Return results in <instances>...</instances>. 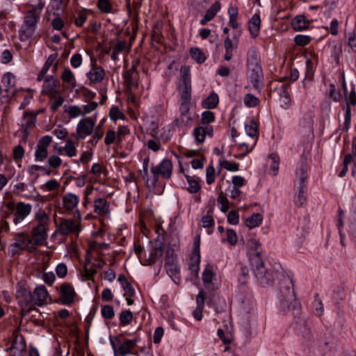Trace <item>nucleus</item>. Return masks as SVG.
Segmentation results:
<instances>
[{
  "mask_svg": "<svg viewBox=\"0 0 356 356\" xmlns=\"http://www.w3.org/2000/svg\"><path fill=\"white\" fill-rule=\"evenodd\" d=\"M260 245L259 241L253 237L248 239L247 243L248 248L255 251L250 259L252 270L259 284L265 286L270 284L274 277L264 266V262L258 250Z\"/></svg>",
  "mask_w": 356,
  "mask_h": 356,
  "instance_id": "f257e3e1",
  "label": "nucleus"
},
{
  "mask_svg": "<svg viewBox=\"0 0 356 356\" xmlns=\"http://www.w3.org/2000/svg\"><path fill=\"white\" fill-rule=\"evenodd\" d=\"M281 296L280 303L284 310H288L292 306L296 308L298 306L296 300V296L293 291V284L289 277H284L280 284Z\"/></svg>",
  "mask_w": 356,
  "mask_h": 356,
  "instance_id": "f03ea898",
  "label": "nucleus"
},
{
  "mask_svg": "<svg viewBox=\"0 0 356 356\" xmlns=\"http://www.w3.org/2000/svg\"><path fill=\"white\" fill-rule=\"evenodd\" d=\"M173 165L169 159H163L159 165L151 168L152 175L147 178L146 184L149 188L156 186L159 180V175L165 179H170L172 175Z\"/></svg>",
  "mask_w": 356,
  "mask_h": 356,
  "instance_id": "7ed1b4c3",
  "label": "nucleus"
},
{
  "mask_svg": "<svg viewBox=\"0 0 356 356\" xmlns=\"http://www.w3.org/2000/svg\"><path fill=\"white\" fill-rule=\"evenodd\" d=\"M307 167L302 163L296 170L295 188H296V195L295 203L296 205L301 207L306 202V197L305 195L306 186L305 181L307 179Z\"/></svg>",
  "mask_w": 356,
  "mask_h": 356,
  "instance_id": "20e7f679",
  "label": "nucleus"
},
{
  "mask_svg": "<svg viewBox=\"0 0 356 356\" xmlns=\"http://www.w3.org/2000/svg\"><path fill=\"white\" fill-rule=\"evenodd\" d=\"M6 208L10 211V216L12 218L15 225H18L31 213L32 206L30 204H26L24 202H19L17 204L14 202H8Z\"/></svg>",
  "mask_w": 356,
  "mask_h": 356,
  "instance_id": "39448f33",
  "label": "nucleus"
},
{
  "mask_svg": "<svg viewBox=\"0 0 356 356\" xmlns=\"http://www.w3.org/2000/svg\"><path fill=\"white\" fill-rule=\"evenodd\" d=\"M24 250L33 252L35 250V248L28 234L18 233L15 235L14 241L8 247V254L13 257Z\"/></svg>",
  "mask_w": 356,
  "mask_h": 356,
  "instance_id": "423d86ee",
  "label": "nucleus"
},
{
  "mask_svg": "<svg viewBox=\"0 0 356 356\" xmlns=\"http://www.w3.org/2000/svg\"><path fill=\"white\" fill-rule=\"evenodd\" d=\"M76 217L73 218H62L59 223L58 230L60 234L68 235L74 234L78 235L81 230V213L79 209L76 210Z\"/></svg>",
  "mask_w": 356,
  "mask_h": 356,
  "instance_id": "0eeeda50",
  "label": "nucleus"
},
{
  "mask_svg": "<svg viewBox=\"0 0 356 356\" xmlns=\"http://www.w3.org/2000/svg\"><path fill=\"white\" fill-rule=\"evenodd\" d=\"M39 18L33 17L31 15H26L24 23L22 25L19 30V38L21 40H27L31 38L36 29Z\"/></svg>",
  "mask_w": 356,
  "mask_h": 356,
  "instance_id": "6e6552de",
  "label": "nucleus"
},
{
  "mask_svg": "<svg viewBox=\"0 0 356 356\" xmlns=\"http://www.w3.org/2000/svg\"><path fill=\"white\" fill-rule=\"evenodd\" d=\"M350 164L352 165L351 173L355 176L356 175V136L353 139L352 154H347L344 156L343 168L339 174V177H343L346 175Z\"/></svg>",
  "mask_w": 356,
  "mask_h": 356,
  "instance_id": "1a4fd4ad",
  "label": "nucleus"
},
{
  "mask_svg": "<svg viewBox=\"0 0 356 356\" xmlns=\"http://www.w3.org/2000/svg\"><path fill=\"white\" fill-rule=\"evenodd\" d=\"M248 78L250 82L255 89H259L262 79L261 69L257 64L256 58L252 62L248 61Z\"/></svg>",
  "mask_w": 356,
  "mask_h": 356,
  "instance_id": "9d476101",
  "label": "nucleus"
},
{
  "mask_svg": "<svg viewBox=\"0 0 356 356\" xmlns=\"http://www.w3.org/2000/svg\"><path fill=\"white\" fill-rule=\"evenodd\" d=\"M215 120V115L210 111H205L201 114V123L202 125L196 127L194 134H212L213 129L209 124Z\"/></svg>",
  "mask_w": 356,
  "mask_h": 356,
  "instance_id": "9b49d317",
  "label": "nucleus"
},
{
  "mask_svg": "<svg viewBox=\"0 0 356 356\" xmlns=\"http://www.w3.org/2000/svg\"><path fill=\"white\" fill-rule=\"evenodd\" d=\"M51 137L45 135L38 141L35 151V160L36 161H43L48 156L47 147L51 143Z\"/></svg>",
  "mask_w": 356,
  "mask_h": 356,
  "instance_id": "f8f14e48",
  "label": "nucleus"
},
{
  "mask_svg": "<svg viewBox=\"0 0 356 356\" xmlns=\"http://www.w3.org/2000/svg\"><path fill=\"white\" fill-rule=\"evenodd\" d=\"M60 299L63 305H68L73 302L75 291L70 283H63L60 286Z\"/></svg>",
  "mask_w": 356,
  "mask_h": 356,
  "instance_id": "ddd939ff",
  "label": "nucleus"
},
{
  "mask_svg": "<svg viewBox=\"0 0 356 356\" xmlns=\"http://www.w3.org/2000/svg\"><path fill=\"white\" fill-rule=\"evenodd\" d=\"M16 299L22 307L33 304L32 293L26 288L19 286L16 291Z\"/></svg>",
  "mask_w": 356,
  "mask_h": 356,
  "instance_id": "4468645a",
  "label": "nucleus"
},
{
  "mask_svg": "<svg viewBox=\"0 0 356 356\" xmlns=\"http://www.w3.org/2000/svg\"><path fill=\"white\" fill-rule=\"evenodd\" d=\"M33 304L42 306L43 305L48 298V292L44 285H40L35 288L32 293Z\"/></svg>",
  "mask_w": 356,
  "mask_h": 356,
  "instance_id": "2eb2a0df",
  "label": "nucleus"
},
{
  "mask_svg": "<svg viewBox=\"0 0 356 356\" xmlns=\"http://www.w3.org/2000/svg\"><path fill=\"white\" fill-rule=\"evenodd\" d=\"M36 121V116L31 113H24L20 120V131L26 134L32 130Z\"/></svg>",
  "mask_w": 356,
  "mask_h": 356,
  "instance_id": "dca6fc26",
  "label": "nucleus"
},
{
  "mask_svg": "<svg viewBox=\"0 0 356 356\" xmlns=\"http://www.w3.org/2000/svg\"><path fill=\"white\" fill-rule=\"evenodd\" d=\"M79 202V197L74 193H67L62 198L63 208L68 211H71L77 207Z\"/></svg>",
  "mask_w": 356,
  "mask_h": 356,
  "instance_id": "f3484780",
  "label": "nucleus"
},
{
  "mask_svg": "<svg viewBox=\"0 0 356 356\" xmlns=\"http://www.w3.org/2000/svg\"><path fill=\"white\" fill-rule=\"evenodd\" d=\"M94 212L100 216L110 214V204L104 198L99 197L94 201Z\"/></svg>",
  "mask_w": 356,
  "mask_h": 356,
  "instance_id": "a211bd4d",
  "label": "nucleus"
},
{
  "mask_svg": "<svg viewBox=\"0 0 356 356\" xmlns=\"http://www.w3.org/2000/svg\"><path fill=\"white\" fill-rule=\"evenodd\" d=\"M49 228H40L34 227L32 229V238H31L34 244V247L41 245L47 238V232Z\"/></svg>",
  "mask_w": 356,
  "mask_h": 356,
  "instance_id": "6ab92c4d",
  "label": "nucleus"
},
{
  "mask_svg": "<svg viewBox=\"0 0 356 356\" xmlns=\"http://www.w3.org/2000/svg\"><path fill=\"white\" fill-rule=\"evenodd\" d=\"M248 30L251 38H257L260 32L261 19L259 14L254 13L248 22Z\"/></svg>",
  "mask_w": 356,
  "mask_h": 356,
  "instance_id": "aec40b11",
  "label": "nucleus"
},
{
  "mask_svg": "<svg viewBox=\"0 0 356 356\" xmlns=\"http://www.w3.org/2000/svg\"><path fill=\"white\" fill-rule=\"evenodd\" d=\"M138 342V339H128L123 342L118 348V350H115V356H125L128 354H134L132 352L133 348L136 345Z\"/></svg>",
  "mask_w": 356,
  "mask_h": 356,
  "instance_id": "412c9836",
  "label": "nucleus"
},
{
  "mask_svg": "<svg viewBox=\"0 0 356 356\" xmlns=\"http://www.w3.org/2000/svg\"><path fill=\"white\" fill-rule=\"evenodd\" d=\"M2 83L5 86L6 92L9 95H14L16 92V78L14 74L10 72H7L3 74L2 78Z\"/></svg>",
  "mask_w": 356,
  "mask_h": 356,
  "instance_id": "4be33fe9",
  "label": "nucleus"
},
{
  "mask_svg": "<svg viewBox=\"0 0 356 356\" xmlns=\"http://www.w3.org/2000/svg\"><path fill=\"white\" fill-rule=\"evenodd\" d=\"M95 123L89 118H84L79 120L76 126V134H92Z\"/></svg>",
  "mask_w": 356,
  "mask_h": 356,
  "instance_id": "5701e85b",
  "label": "nucleus"
},
{
  "mask_svg": "<svg viewBox=\"0 0 356 356\" xmlns=\"http://www.w3.org/2000/svg\"><path fill=\"white\" fill-rule=\"evenodd\" d=\"M45 3L43 0H30L28 3V6H29L30 9L27 11L26 15H31L40 19L41 11Z\"/></svg>",
  "mask_w": 356,
  "mask_h": 356,
  "instance_id": "b1692460",
  "label": "nucleus"
},
{
  "mask_svg": "<svg viewBox=\"0 0 356 356\" xmlns=\"http://www.w3.org/2000/svg\"><path fill=\"white\" fill-rule=\"evenodd\" d=\"M105 75L104 70L101 67H93L87 73V77L91 83L101 82Z\"/></svg>",
  "mask_w": 356,
  "mask_h": 356,
  "instance_id": "393cba45",
  "label": "nucleus"
},
{
  "mask_svg": "<svg viewBox=\"0 0 356 356\" xmlns=\"http://www.w3.org/2000/svg\"><path fill=\"white\" fill-rule=\"evenodd\" d=\"M310 22L304 15H298L292 21L291 26L296 31L306 30L309 26Z\"/></svg>",
  "mask_w": 356,
  "mask_h": 356,
  "instance_id": "a878e982",
  "label": "nucleus"
},
{
  "mask_svg": "<svg viewBox=\"0 0 356 356\" xmlns=\"http://www.w3.org/2000/svg\"><path fill=\"white\" fill-rule=\"evenodd\" d=\"M219 103L218 95L213 92L201 102V106L205 109H213L217 107Z\"/></svg>",
  "mask_w": 356,
  "mask_h": 356,
  "instance_id": "bb28decb",
  "label": "nucleus"
},
{
  "mask_svg": "<svg viewBox=\"0 0 356 356\" xmlns=\"http://www.w3.org/2000/svg\"><path fill=\"white\" fill-rule=\"evenodd\" d=\"M196 304L197 307L193 311V316L196 320L200 321L202 318V311L204 307V298L202 291L196 296Z\"/></svg>",
  "mask_w": 356,
  "mask_h": 356,
  "instance_id": "cd10ccee",
  "label": "nucleus"
},
{
  "mask_svg": "<svg viewBox=\"0 0 356 356\" xmlns=\"http://www.w3.org/2000/svg\"><path fill=\"white\" fill-rule=\"evenodd\" d=\"M35 219L37 221L36 227L49 228L50 219L44 210H40L35 214Z\"/></svg>",
  "mask_w": 356,
  "mask_h": 356,
  "instance_id": "c85d7f7f",
  "label": "nucleus"
},
{
  "mask_svg": "<svg viewBox=\"0 0 356 356\" xmlns=\"http://www.w3.org/2000/svg\"><path fill=\"white\" fill-rule=\"evenodd\" d=\"M237 43H234L229 37L226 38L224 41V47L225 50V60L229 61L233 56V52L237 49Z\"/></svg>",
  "mask_w": 356,
  "mask_h": 356,
  "instance_id": "c756f323",
  "label": "nucleus"
},
{
  "mask_svg": "<svg viewBox=\"0 0 356 356\" xmlns=\"http://www.w3.org/2000/svg\"><path fill=\"white\" fill-rule=\"evenodd\" d=\"M279 95L281 106L285 109L288 108L290 106L291 98L286 85L282 86L280 89Z\"/></svg>",
  "mask_w": 356,
  "mask_h": 356,
  "instance_id": "7c9ffc66",
  "label": "nucleus"
},
{
  "mask_svg": "<svg viewBox=\"0 0 356 356\" xmlns=\"http://www.w3.org/2000/svg\"><path fill=\"white\" fill-rule=\"evenodd\" d=\"M63 109L70 118L74 119L83 116L82 108L78 105L65 104L63 106Z\"/></svg>",
  "mask_w": 356,
  "mask_h": 356,
  "instance_id": "2f4dec72",
  "label": "nucleus"
},
{
  "mask_svg": "<svg viewBox=\"0 0 356 356\" xmlns=\"http://www.w3.org/2000/svg\"><path fill=\"white\" fill-rule=\"evenodd\" d=\"M262 216L259 213H256L246 218L245 225L250 229H253L259 227L262 223Z\"/></svg>",
  "mask_w": 356,
  "mask_h": 356,
  "instance_id": "473e14b6",
  "label": "nucleus"
},
{
  "mask_svg": "<svg viewBox=\"0 0 356 356\" xmlns=\"http://www.w3.org/2000/svg\"><path fill=\"white\" fill-rule=\"evenodd\" d=\"M346 101L348 104V108L346 112V122H349L350 120V109L349 106L356 105V92L355 90H352L346 97Z\"/></svg>",
  "mask_w": 356,
  "mask_h": 356,
  "instance_id": "72a5a7b5",
  "label": "nucleus"
},
{
  "mask_svg": "<svg viewBox=\"0 0 356 356\" xmlns=\"http://www.w3.org/2000/svg\"><path fill=\"white\" fill-rule=\"evenodd\" d=\"M124 78L127 90H136L138 88V75L124 74Z\"/></svg>",
  "mask_w": 356,
  "mask_h": 356,
  "instance_id": "f704fd0d",
  "label": "nucleus"
},
{
  "mask_svg": "<svg viewBox=\"0 0 356 356\" xmlns=\"http://www.w3.org/2000/svg\"><path fill=\"white\" fill-rule=\"evenodd\" d=\"M185 177L188 184V187L187 188L188 192L192 194L197 193L200 189L199 181L194 177L188 175H185Z\"/></svg>",
  "mask_w": 356,
  "mask_h": 356,
  "instance_id": "c9c22d12",
  "label": "nucleus"
},
{
  "mask_svg": "<svg viewBox=\"0 0 356 356\" xmlns=\"http://www.w3.org/2000/svg\"><path fill=\"white\" fill-rule=\"evenodd\" d=\"M64 154L69 157H74L76 155L77 150L76 144L71 140H67L63 147Z\"/></svg>",
  "mask_w": 356,
  "mask_h": 356,
  "instance_id": "e433bc0d",
  "label": "nucleus"
},
{
  "mask_svg": "<svg viewBox=\"0 0 356 356\" xmlns=\"http://www.w3.org/2000/svg\"><path fill=\"white\" fill-rule=\"evenodd\" d=\"M191 58L198 63H202L206 60V56L200 49L195 47L191 48L190 51Z\"/></svg>",
  "mask_w": 356,
  "mask_h": 356,
  "instance_id": "4c0bfd02",
  "label": "nucleus"
},
{
  "mask_svg": "<svg viewBox=\"0 0 356 356\" xmlns=\"http://www.w3.org/2000/svg\"><path fill=\"white\" fill-rule=\"evenodd\" d=\"M61 78L63 81L67 82L72 85V86H75L76 80L73 72L69 69L65 68L62 73Z\"/></svg>",
  "mask_w": 356,
  "mask_h": 356,
  "instance_id": "58836bf2",
  "label": "nucleus"
},
{
  "mask_svg": "<svg viewBox=\"0 0 356 356\" xmlns=\"http://www.w3.org/2000/svg\"><path fill=\"white\" fill-rule=\"evenodd\" d=\"M226 241L230 245L234 246L238 242V237L236 232L232 229H228L226 231V238L222 240V242Z\"/></svg>",
  "mask_w": 356,
  "mask_h": 356,
  "instance_id": "ea45409f",
  "label": "nucleus"
},
{
  "mask_svg": "<svg viewBox=\"0 0 356 356\" xmlns=\"http://www.w3.org/2000/svg\"><path fill=\"white\" fill-rule=\"evenodd\" d=\"M180 73L182 81L188 89V86H191L190 69L188 66H183L180 69Z\"/></svg>",
  "mask_w": 356,
  "mask_h": 356,
  "instance_id": "a19ab883",
  "label": "nucleus"
},
{
  "mask_svg": "<svg viewBox=\"0 0 356 356\" xmlns=\"http://www.w3.org/2000/svg\"><path fill=\"white\" fill-rule=\"evenodd\" d=\"M133 319V314L130 310L122 311L120 314V322L122 325H129Z\"/></svg>",
  "mask_w": 356,
  "mask_h": 356,
  "instance_id": "79ce46f5",
  "label": "nucleus"
},
{
  "mask_svg": "<svg viewBox=\"0 0 356 356\" xmlns=\"http://www.w3.org/2000/svg\"><path fill=\"white\" fill-rule=\"evenodd\" d=\"M268 159L271 161L272 174L276 175L279 170L280 159L276 154H271L268 156Z\"/></svg>",
  "mask_w": 356,
  "mask_h": 356,
  "instance_id": "37998d69",
  "label": "nucleus"
},
{
  "mask_svg": "<svg viewBox=\"0 0 356 356\" xmlns=\"http://www.w3.org/2000/svg\"><path fill=\"white\" fill-rule=\"evenodd\" d=\"M220 9V3L219 2H216L213 3L206 12L205 16L209 19L211 20L218 12Z\"/></svg>",
  "mask_w": 356,
  "mask_h": 356,
  "instance_id": "c03bdc74",
  "label": "nucleus"
},
{
  "mask_svg": "<svg viewBox=\"0 0 356 356\" xmlns=\"http://www.w3.org/2000/svg\"><path fill=\"white\" fill-rule=\"evenodd\" d=\"M220 165L221 168L226 169L228 171L236 172L238 170V163H232L227 160H222L220 161Z\"/></svg>",
  "mask_w": 356,
  "mask_h": 356,
  "instance_id": "a18cd8bd",
  "label": "nucleus"
},
{
  "mask_svg": "<svg viewBox=\"0 0 356 356\" xmlns=\"http://www.w3.org/2000/svg\"><path fill=\"white\" fill-rule=\"evenodd\" d=\"M109 116L112 120H117L124 118L123 113L119 109L118 106H113L111 108L109 111Z\"/></svg>",
  "mask_w": 356,
  "mask_h": 356,
  "instance_id": "49530a36",
  "label": "nucleus"
},
{
  "mask_svg": "<svg viewBox=\"0 0 356 356\" xmlns=\"http://www.w3.org/2000/svg\"><path fill=\"white\" fill-rule=\"evenodd\" d=\"M259 102V99L252 94H247L244 97V103L248 107L256 106Z\"/></svg>",
  "mask_w": 356,
  "mask_h": 356,
  "instance_id": "de8ad7c7",
  "label": "nucleus"
},
{
  "mask_svg": "<svg viewBox=\"0 0 356 356\" xmlns=\"http://www.w3.org/2000/svg\"><path fill=\"white\" fill-rule=\"evenodd\" d=\"M214 180H215V168L213 165H209L206 169L207 184L210 185L214 182Z\"/></svg>",
  "mask_w": 356,
  "mask_h": 356,
  "instance_id": "09e8293b",
  "label": "nucleus"
},
{
  "mask_svg": "<svg viewBox=\"0 0 356 356\" xmlns=\"http://www.w3.org/2000/svg\"><path fill=\"white\" fill-rule=\"evenodd\" d=\"M62 160L60 157L56 155L50 156L47 161V164L52 168H58L61 165Z\"/></svg>",
  "mask_w": 356,
  "mask_h": 356,
  "instance_id": "8fccbe9b",
  "label": "nucleus"
},
{
  "mask_svg": "<svg viewBox=\"0 0 356 356\" xmlns=\"http://www.w3.org/2000/svg\"><path fill=\"white\" fill-rule=\"evenodd\" d=\"M311 38L305 35H297L294 38V42L296 44L300 46H305L309 43Z\"/></svg>",
  "mask_w": 356,
  "mask_h": 356,
  "instance_id": "3c124183",
  "label": "nucleus"
},
{
  "mask_svg": "<svg viewBox=\"0 0 356 356\" xmlns=\"http://www.w3.org/2000/svg\"><path fill=\"white\" fill-rule=\"evenodd\" d=\"M199 265H200V254H197V257L191 263L190 267H189L192 274L195 277H197L198 275Z\"/></svg>",
  "mask_w": 356,
  "mask_h": 356,
  "instance_id": "603ef678",
  "label": "nucleus"
},
{
  "mask_svg": "<svg viewBox=\"0 0 356 356\" xmlns=\"http://www.w3.org/2000/svg\"><path fill=\"white\" fill-rule=\"evenodd\" d=\"M165 266L166 268V270H167L168 273L169 274V275L171 277H173L174 281L176 282L175 279L177 277V275L179 274V268L176 265L169 264H165Z\"/></svg>",
  "mask_w": 356,
  "mask_h": 356,
  "instance_id": "864d4df0",
  "label": "nucleus"
},
{
  "mask_svg": "<svg viewBox=\"0 0 356 356\" xmlns=\"http://www.w3.org/2000/svg\"><path fill=\"white\" fill-rule=\"evenodd\" d=\"M98 106L95 102H91L86 105L81 106L82 108L83 116L92 113Z\"/></svg>",
  "mask_w": 356,
  "mask_h": 356,
  "instance_id": "5fc2aeb1",
  "label": "nucleus"
},
{
  "mask_svg": "<svg viewBox=\"0 0 356 356\" xmlns=\"http://www.w3.org/2000/svg\"><path fill=\"white\" fill-rule=\"evenodd\" d=\"M101 312L103 317L107 319L112 318L115 315L113 308L111 305L104 306L102 308Z\"/></svg>",
  "mask_w": 356,
  "mask_h": 356,
  "instance_id": "6e6d98bb",
  "label": "nucleus"
},
{
  "mask_svg": "<svg viewBox=\"0 0 356 356\" xmlns=\"http://www.w3.org/2000/svg\"><path fill=\"white\" fill-rule=\"evenodd\" d=\"M213 273L209 266L204 268L202 273V280L204 283H211L212 282Z\"/></svg>",
  "mask_w": 356,
  "mask_h": 356,
  "instance_id": "4d7b16f0",
  "label": "nucleus"
},
{
  "mask_svg": "<svg viewBox=\"0 0 356 356\" xmlns=\"http://www.w3.org/2000/svg\"><path fill=\"white\" fill-rule=\"evenodd\" d=\"M82 63V56L76 53L74 54L70 58V64L72 67L77 68L81 66Z\"/></svg>",
  "mask_w": 356,
  "mask_h": 356,
  "instance_id": "13d9d810",
  "label": "nucleus"
},
{
  "mask_svg": "<svg viewBox=\"0 0 356 356\" xmlns=\"http://www.w3.org/2000/svg\"><path fill=\"white\" fill-rule=\"evenodd\" d=\"M227 222L231 225H237L239 222L238 213L236 211H230L227 215Z\"/></svg>",
  "mask_w": 356,
  "mask_h": 356,
  "instance_id": "bf43d9fd",
  "label": "nucleus"
},
{
  "mask_svg": "<svg viewBox=\"0 0 356 356\" xmlns=\"http://www.w3.org/2000/svg\"><path fill=\"white\" fill-rule=\"evenodd\" d=\"M56 273L60 278L65 277L67 273V266L63 263L59 264L56 268Z\"/></svg>",
  "mask_w": 356,
  "mask_h": 356,
  "instance_id": "052dcab7",
  "label": "nucleus"
},
{
  "mask_svg": "<svg viewBox=\"0 0 356 356\" xmlns=\"http://www.w3.org/2000/svg\"><path fill=\"white\" fill-rule=\"evenodd\" d=\"M97 6L102 12L109 13L111 10V6L108 0H99Z\"/></svg>",
  "mask_w": 356,
  "mask_h": 356,
  "instance_id": "680f3d73",
  "label": "nucleus"
},
{
  "mask_svg": "<svg viewBox=\"0 0 356 356\" xmlns=\"http://www.w3.org/2000/svg\"><path fill=\"white\" fill-rule=\"evenodd\" d=\"M246 134H257L258 131L257 124L254 121L250 120L245 125Z\"/></svg>",
  "mask_w": 356,
  "mask_h": 356,
  "instance_id": "e2e57ef3",
  "label": "nucleus"
},
{
  "mask_svg": "<svg viewBox=\"0 0 356 356\" xmlns=\"http://www.w3.org/2000/svg\"><path fill=\"white\" fill-rule=\"evenodd\" d=\"M60 186L59 182L56 179H51L45 182L44 187L47 191L56 190Z\"/></svg>",
  "mask_w": 356,
  "mask_h": 356,
  "instance_id": "0e129e2a",
  "label": "nucleus"
},
{
  "mask_svg": "<svg viewBox=\"0 0 356 356\" xmlns=\"http://www.w3.org/2000/svg\"><path fill=\"white\" fill-rule=\"evenodd\" d=\"M258 135H248L245 143L248 144V150H252L257 142Z\"/></svg>",
  "mask_w": 356,
  "mask_h": 356,
  "instance_id": "69168bd1",
  "label": "nucleus"
},
{
  "mask_svg": "<svg viewBox=\"0 0 356 356\" xmlns=\"http://www.w3.org/2000/svg\"><path fill=\"white\" fill-rule=\"evenodd\" d=\"M163 329L161 327H158L156 328L153 336V341L154 343H160L161 338L163 336Z\"/></svg>",
  "mask_w": 356,
  "mask_h": 356,
  "instance_id": "338daca9",
  "label": "nucleus"
},
{
  "mask_svg": "<svg viewBox=\"0 0 356 356\" xmlns=\"http://www.w3.org/2000/svg\"><path fill=\"white\" fill-rule=\"evenodd\" d=\"M64 102L63 97H56L51 104L50 108L52 111H56Z\"/></svg>",
  "mask_w": 356,
  "mask_h": 356,
  "instance_id": "774afa93",
  "label": "nucleus"
}]
</instances>
